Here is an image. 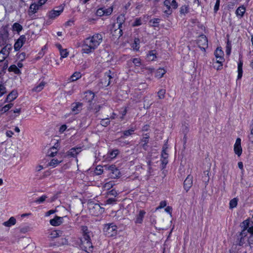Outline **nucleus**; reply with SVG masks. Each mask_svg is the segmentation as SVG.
<instances>
[{
    "instance_id": "nucleus-1",
    "label": "nucleus",
    "mask_w": 253,
    "mask_h": 253,
    "mask_svg": "<svg viewBox=\"0 0 253 253\" xmlns=\"http://www.w3.org/2000/svg\"><path fill=\"white\" fill-rule=\"evenodd\" d=\"M103 41V36L100 33H95L84 39L81 43L82 54H90L99 47Z\"/></svg>"
},
{
    "instance_id": "nucleus-2",
    "label": "nucleus",
    "mask_w": 253,
    "mask_h": 253,
    "mask_svg": "<svg viewBox=\"0 0 253 253\" xmlns=\"http://www.w3.org/2000/svg\"><path fill=\"white\" fill-rule=\"evenodd\" d=\"M243 229L236 235V245L240 246L253 247V226L248 228L243 233Z\"/></svg>"
},
{
    "instance_id": "nucleus-3",
    "label": "nucleus",
    "mask_w": 253,
    "mask_h": 253,
    "mask_svg": "<svg viewBox=\"0 0 253 253\" xmlns=\"http://www.w3.org/2000/svg\"><path fill=\"white\" fill-rule=\"evenodd\" d=\"M215 59H213V67L217 70H220L222 68L223 62L224 61V53L221 47H217L214 51Z\"/></svg>"
},
{
    "instance_id": "nucleus-4",
    "label": "nucleus",
    "mask_w": 253,
    "mask_h": 253,
    "mask_svg": "<svg viewBox=\"0 0 253 253\" xmlns=\"http://www.w3.org/2000/svg\"><path fill=\"white\" fill-rule=\"evenodd\" d=\"M80 247L82 250L87 253H92L93 246L91 241L90 235H85L80 238Z\"/></svg>"
},
{
    "instance_id": "nucleus-5",
    "label": "nucleus",
    "mask_w": 253,
    "mask_h": 253,
    "mask_svg": "<svg viewBox=\"0 0 253 253\" xmlns=\"http://www.w3.org/2000/svg\"><path fill=\"white\" fill-rule=\"evenodd\" d=\"M117 226L113 223H110L105 225L103 231L105 235L108 237H113L117 233Z\"/></svg>"
},
{
    "instance_id": "nucleus-6",
    "label": "nucleus",
    "mask_w": 253,
    "mask_h": 253,
    "mask_svg": "<svg viewBox=\"0 0 253 253\" xmlns=\"http://www.w3.org/2000/svg\"><path fill=\"white\" fill-rule=\"evenodd\" d=\"M56 9H54L47 13V15L49 19L53 20L59 16L63 11L64 7L61 5L56 7Z\"/></svg>"
},
{
    "instance_id": "nucleus-7",
    "label": "nucleus",
    "mask_w": 253,
    "mask_h": 253,
    "mask_svg": "<svg viewBox=\"0 0 253 253\" xmlns=\"http://www.w3.org/2000/svg\"><path fill=\"white\" fill-rule=\"evenodd\" d=\"M197 43L198 46L204 51H206V48L208 46V41L206 36L201 35L198 40Z\"/></svg>"
},
{
    "instance_id": "nucleus-8",
    "label": "nucleus",
    "mask_w": 253,
    "mask_h": 253,
    "mask_svg": "<svg viewBox=\"0 0 253 253\" xmlns=\"http://www.w3.org/2000/svg\"><path fill=\"white\" fill-rule=\"evenodd\" d=\"M111 34L114 37V39H119L123 35V28H119L117 26H116V24H114L111 30Z\"/></svg>"
},
{
    "instance_id": "nucleus-9",
    "label": "nucleus",
    "mask_w": 253,
    "mask_h": 253,
    "mask_svg": "<svg viewBox=\"0 0 253 253\" xmlns=\"http://www.w3.org/2000/svg\"><path fill=\"white\" fill-rule=\"evenodd\" d=\"M26 41V38L25 35H21L15 42L14 45V48L15 51H18L23 45Z\"/></svg>"
},
{
    "instance_id": "nucleus-10",
    "label": "nucleus",
    "mask_w": 253,
    "mask_h": 253,
    "mask_svg": "<svg viewBox=\"0 0 253 253\" xmlns=\"http://www.w3.org/2000/svg\"><path fill=\"white\" fill-rule=\"evenodd\" d=\"M240 226L242 229H243V233L248 228H250V227L253 226V214L251 218H248L241 222Z\"/></svg>"
},
{
    "instance_id": "nucleus-11",
    "label": "nucleus",
    "mask_w": 253,
    "mask_h": 253,
    "mask_svg": "<svg viewBox=\"0 0 253 253\" xmlns=\"http://www.w3.org/2000/svg\"><path fill=\"white\" fill-rule=\"evenodd\" d=\"M234 151L235 153L238 157L240 156L242 153V148L241 147V139L240 138H237L234 146Z\"/></svg>"
},
{
    "instance_id": "nucleus-12",
    "label": "nucleus",
    "mask_w": 253,
    "mask_h": 253,
    "mask_svg": "<svg viewBox=\"0 0 253 253\" xmlns=\"http://www.w3.org/2000/svg\"><path fill=\"white\" fill-rule=\"evenodd\" d=\"M168 157L169 155L167 152V148H163L161 153V162L162 165V168L165 169L166 165L168 163Z\"/></svg>"
},
{
    "instance_id": "nucleus-13",
    "label": "nucleus",
    "mask_w": 253,
    "mask_h": 253,
    "mask_svg": "<svg viewBox=\"0 0 253 253\" xmlns=\"http://www.w3.org/2000/svg\"><path fill=\"white\" fill-rule=\"evenodd\" d=\"M146 214V212L144 210H140L138 211V214H136L134 219V223L135 224H142L143 221V218Z\"/></svg>"
},
{
    "instance_id": "nucleus-14",
    "label": "nucleus",
    "mask_w": 253,
    "mask_h": 253,
    "mask_svg": "<svg viewBox=\"0 0 253 253\" xmlns=\"http://www.w3.org/2000/svg\"><path fill=\"white\" fill-rule=\"evenodd\" d=\"M193 184V177L191 175H188L184 181V188L187 192L191 187Z\"/></svg>"
},
{
    "instance_id": "nucleus-15",
    "label": "nucleus",
    "mask_w": 253,
    "mask_h": 253,
    "mask_svg": "<svg viewBox=\"0 0 253 253\" xmlns=\"http://www.w3.org/2000/svg\"><path fill=\"white\" fill-rule=\"evenodd\" d=\"M150 136L148 133L143 134L142 138L140 139V143L142 147L147 150L148 148V143H149Z\"/></svg>"
},
{
    "instance_id": "nucleus-16",
    "label": "nucleus",
    "mask_w": 253,
    "mask_h": 253,
    "mask_svg": "<svg viewBox=\"0 0 253 253\" xmlns=\"http://www.w3.org/2000/svg\"><path fill=\"white\" fill-rule=\"evenodd\" d=\"M81 151V147H73L67 152V156L70 157H76Z\"/></svg>"
},
{
    "instance_id": "nucleus-17",
    "label": "nucleus",
    "mask_w": 253,
    "mask_h": 253,
    "mask_svg": "<svg viewBox=\"0 0 253 253\" xmlns=\"http://www.w3.org/2000/svg\"><path fill=\"white\" fill-rule=\"evenodd\" d=\"M110 71L106 72L104 74V78L101 79V83L105 86H108L110 84V80L112 79V77L110 75Z\"/></svg>"
},
{
    "instance_id": "nucleus-18",
    "label": "nucleus",
    "mask_w": 253,
    "mask_h": 253,
    "mask_svg": "<svg viewBox=\"0 0 253 253\" xmlns=\"http://www.w3.org/2000/svg\"><path fill=\"white\" fill-rule=\"evenodd\" d=\"M72 111L75 114H78L82 110L83 107V103L81 102H75L72 104Z\"/></svg>"
},
{
    "instance_id": "nucleus-19",
    "label": "nucleus",
    "mask_w": 253,
    "mask_h": 253,
    "mask_svg": "<svg viewBox=\"0 0 253 253\" xmlns=\"http://www.w3.org/2000/svg\"><path fill=\"white\" fill-rule=\"evenodd\" d=\"M40 7V6L37 3L34 2L32 3L30 6L28 11L29 15H32L34 14H35L36 12H37Z\"/></svg>"
},
{
    "instance_id": "nucleus-20",
    "label": "nucleus",
    "mask_w": 253,
    "mask_h": 253,
    "mask_svg": "<svg viewBox=\"0 0 253 253\" xmlns=\"http://www.w3.org/2000/svg\"><path fill=\"white\" fill-rule=\"evenodd\" d=\"M94 94L93 92L88 90L84 93V100L87 102H91L94 98Z\"/></svg>"
},
{
    "instance_id": "nucleus-21",
    "label": "nucleus",
    "mask_w": 253,
    "mask_h": 253,
    "mask_svg": "<svg viewBox=\"0 0 253 253\" xmlns=\"http://www.w3.org/2000/svg\"><path fill=\"white\" fill-rule=\"evenodd\" d=\"M63 218L56 216L54 218L50 220V224L54 226H59L62 222Z\"/></svg>"
},
{
    "instance_id": "nucleus-22",
    "label": "nucleus",
    "mask_w": 253,
    "mask_h": 253,
    "mask_svg": "<svg viewBox=\"0 0 253 253\" xmlns=\"http://www.w3.org/2000/svg\"><path fill=\"white\" fill-rule=\"evenodd\" d=\"M18 96V94L16 91L12 90L6 98L4 102H9L13 101Z\"/></svg>"
},
{
    "instance_id": "nucleus-23",
    "label": "nucleus",
    "mask_w": 253,
    "mask_h": 253,
    "mask_svg": "<svg viewBox=\"0 0 253 253\" xmlns=\"http://www.w3.org/2000/svg\"><path fill=\"white\" fill-rule=\"evenodd\" d=\"M82 74L80 72H74L69 78L68 81L69 82H73L77 81L79 79L81 78Z\"/></svg>"
},
{
    "instance_id": "nucleus-24",
    "label": "nucleus",
    "mask_w": 253,
    "mask_h": 253,
    "mask_svg": "<svg viewBox=\"0 0 253 253\" xmlns=\"http://www.w3.org/2000/svg\"><path fill=\"white\" fill-rule=\"evenodd\" d=\"M140 41L138 38H135L133 42L131 44V47L133 50L138 51L140 48Z\"/></svg>"
},
{
    "instance_id": "nucleus-25",
    "label": "nucleus",
    "mask_w": 253,
    "mask_h": 253,
    "mask_svg": "<svg viewBox=\"0 0 253 253\" xmlns=\"http://www.w3.org/2000/svg\"><path fill=\"white\" fill-rule=\"evenodd\" d=\"M126 18L123 14L120 15L117 18V23L118 24L117 27L119 28H123V26L124 24Z\"/></svg>"
},
{
    "instance_id": "nucleus-26",
    "label": "nucleus",
    "mask_w": 253,
    "mask_h": 253,
    "mask_svg": "<svg viewBox=\"0 0 253 253\" xmlns=\"http://www.w3.org/2000/svg\"><path fill=\"white\" fill-rule=\"evenodd\" d=\"M171 0H165L164 2V5L167 7V9L165 10V13L169 15L171 13Z\"/></svg>"
},
{
    "instance_id": "nucleus-27",
    "label": "nucleus",
    "mask_w": 253,
    "mask_h": 253,
    "mask_svg": "<svg viewBox=\"0 0 253 253\" xmlns=\"http://www.w3.org/2000/svg\"><path fill=\"white\" fill-rule=\"evenodd\" d=\"M245 11V7L244 5H241L236 9L235 13L237 16H239L240 18H241L244 16Z\"/></svg>"
},
{
    "instance_id": "nucleus-28",
    "label": "nucleus",
    "mask_w": 253,
    "mask_h": 253,
    "mask_svg": "<svg viewBox=\"0 0 253 253\" xmlns=\"http://www.w3.org/2000/svg\"><path fill=\"white\" fill-rule=\"evenodd\" d=\"M243 62L242 59H239V62L238 63V76L237 79H240L243 75Z\"/></svg>"
},
{
    "instance_id": "nucleus-29",
    "label": "nucleus",
    "mask_w": 253,
    "mask_h": 253,
    "mask_svg": "<svg viewBox=\"0 0 253 253\" xmlns=\"http://www.w3.org/2000/svg\"><path fill=\"white\" fill-rule=\"evenodd\" d=\"M16 222V219L15 217L12 216L6 221L3 223V225L6 227H11L12 225L15 224Z\"/></svg>"
},
{
    "instance_id": "nucleus-30",
    "label": "nucleus",
    "mask_w": 253,
    "mask_h": 253,
    "mask_svg": "<svg viewBox=\"0 0 253 253\" xmlns=\"http://www.w3.org/2000/svg\"><path fill=\"white\" fill-rule=\"evenodd\" d=\"M147 57L149 61H154L157 58L156 51L155 50H153L149 51L147 54Z\"/></svg>"
},
{
    "instance_id": "nucleus-31",
    "label": "nucleus",
    "mask_w": 253,
    "mask_h": 253,
    "mask_svg": "<svg viewBox=\"0 0 253 253\" xmlns=\"http://www.w3.org/2000/svg\"><path fill=\"white\" fill-rule=\"evenodd\" d=\"M63 160L62 159L58 160L57 159H52L48 163V166L52 168H55L61 163Z\"/></svg>"
},
{
    "instance_id": "nucleus-32",
    "label": "nucleus",
    "mask_w": 253,
    "mask_h": 253,
    "mask_svg": "<svg viewBox=\"0 0 253 253\" xmlns=\"http://www.w3.org/2000/svg\"><path fill=\"white\" fill-rule=\"evenodd\" d=\"M119 154V150L117 149L113 150L108 153V158L111 160L114 159Z\"/></svg>"
},
{
    "instance_id": "nucleus-33",
    "label": "nucleus",
    "mask_w": 253,
    "mask_h": 253,
    "mask_svg": "<svg viewBox=\"0 0 253 253\" xmlns=\"http://www.w3.org/2000/svg\"><path fill=\"white\" fill-rule=\"evenodd\" d=\"M9 72H13L16 74H19L21 73V71L15 65H12L10 66L8 68Z\"/></svg>"
},
{
    "instance_id": "nucleus-34",
    "label": "nucleus",
    "mask_w": 253,
    "mask_h": 253,
    "mask_svg": "<svg viewBox=\"0 0 253 253\" xmlns=\"http://www.w3.org/2000/svg\"><path fill=\"white\" fill-rule=\"evenodd\" d=\"M61 234L62 232L60 230H53L49 234V238L51 239L57 238L59 237Z\"/></svg>"
},
{
    "instance_id": "nucleus-35",
    "label": "nucleus",
    "mask_w": 253,
    "mask_h": 253,
    "mask_svg": "<svg viewBox=\"0 0 253 253\" xmlns=\"http://www.w3.org/2000/svg\"><path fill=\"white\" fill-rule=\"evenodd\" d=\"M165 73L166 71L164 69L159 68L156 72L155 77L158 78H161Z\"/></svg>"
},
{
    "instance_id": "nucleus-36",
    "label": "nucleus",
    "mask_w": 253,
    "mask_h": 253,
    "mask_svg": "<svg viewBox=\"0 0 253 253\" xmlns=\"http://www.w3.org/2000/svg\"><path fill=\"white\" fill-rule=\"evenodd\" d=\"M44 85V83L41 82L38 85L33 88V90L36 92H40L43 88Z\"/></svg>"
},
{
    "instance_id": "nucleus-37",
    "label": "nucleus",
    "mask_w": 253,
    "mask_h": 253,
    "mask_svg": "<svg viewBox=\"0 0 253 253\" xmlns=\"http://www.w3.org/2000/svg\"><path fill=\"white\" fill-rule=\"evenodd\" d=\"M135 130V128L134 127H131L128 130L124 131L123 134L125 136L127 137L132 134Z\"/></svg>"
},
{
    "instance_id": "nucleus-38",
    "label": "nucleus",
    "mask_w": 253,
    "mask_h": 253,
    "mask_svg": "<svg viewBox=\"0 0 253 253\" xmlns=\"http://www.w3.org/2000/svg\"><path fill=\"white\" fill-rule=\"evenodd\" d=\"M12 28L14 31H16L17 32L21 31L23 29L22 26L18 23H15L12 26Z\"/></svg>"
},
{
    "instance_id": "nucleus-39",
    "label": "nucleus",
    "mask_w": 253,
    "mask_h": 253,
    "mask_svg": "<svg viewBox=\"0 0 253 253\" xmlns=\"http://www.w3.org/2000/svg\"><path fill=\"white\" fill-rule=\"evenodd\" d=\"M109 170H111L112 171V173L114 174L115 173V176H114V177L118 176V174L120 173V171L118 169H117L115 166L112 165L109 167Z\"/></svg>"
},
{
    "instance_id": "nucleus-40",
    "label": "nucleus",
    "mask_w": 253,
    "mask_h": 253,
    "mask_svg": "<svg viewBox=\"0 0 253 253\" xmlns=\"http://www.w3.org/2000/svg\"><path fill=\"white\" fill-rule=\"evenodd\" d=\"M57 153V149L55 146L52 147L48 152V155L50 157H53L56 155Z\"/></svg>"
},
{
    "instance_id": "nucleus-41",
    "label": "nucleus",
    "mask_w": 253,
    "mask_h": 253,
    "mask_svg": "<svg viewBox=\"0 0 253 253\" xmlns=\"http://www.w3.org/2000/svg\"><path fill=\"white\" fill-rule=\"evenodd\" d=\"M102 8H103L104 9H103V10L104 11L103 12H104V15H110L111 14V13H112L113 12V7L112 6H110V7H109L108 8H106V7H102Z\"/></svg>"
},
{
    "instance_id": "nucleus-42",
    "label": "nucleus",
    "mask_w": 253,
    "mask_h": 253,
    "mask_svg": "<svg viewBox=\"0 0 253 253\" xmlns=\"http://www.w3.org/2000/svg\"><path fill=\"white\" fill-rule=\"evenodd\" d=\"M81 230L82 231L83 236L89 235L90 231H88V227L86 226H82Z\"/></svg>"
},
{
    "instance_id": "nucleus-43",
    "label": "nucleus",
    "mask_w": 253,
    "mask_h": 253,
    "mask_svg": "<svg viewBox=\"0 0 253 253\" xmlns=\"http://www.w3.org/2000/svg\"><path fill=\"white\" fill-rule=\"evenodd\" d=\"M46 198H47V197L46 195H43L37 199L35 201L36 204H40L42 203Z\"/></svg>"
},
{
    "instance_id": "nucleus-44",
    "label": "nucleus",
    "mask_w": 253,
    "mask_h": 253,
    "mask_svg": "<svg viewBox=\"0 0 253 253\" xmlns=\"http://www.w3.org/2000/svg\"><path fill=\"white\" fill-rule=\"evenodd\" d=\"M6 92V87L2 82H0V97Z\"/></svg>"
},
{
    "instance_id": "nucleus-45",
    "label": "nucleus",
    "mask_w": 253,
    "mask_h": 253,
    "mask_svg": "<svg viewBox=\"0 0 253 253\" xmlns=\"http://www.w3.org/2000/svg\"><path fill=\"white\" fill-rule=\"evenodd\" d=\"M166 90L164 89H160L157 93L159 99H162L165 97Z\"/></svg>"
},
{
    "instance_id": "nucleus-46",
    "label": "nucleus",
    "mask_w": 253,
    "mask_h": 253,
    "mask_svg": "<svg viewBox=\"0 0 253 253\" xmlns=\"http://www.w3.org/2000/svg\"><path fill=\"white\" fill-rule=\"evenodd\" d=\"M7 46L8 45H6L4 47H3L0 51V52L2 53V54H3L4 55L8 56L9 53V50L10 49V48H7Z\"/></svg>"
},
{
    "instance_id": "nucleus-47",
    "label": "nucleus",
    "mask_w": 253,
    "mask_h": 253,
    "mask_svg": "<svg viewBox=\"0 0 253 253\" xmlns=\"http://www.w3.org/2000/svg\"><path fill=\"white\" fill-rule=\"evenodd\" d=\"M160 19L159 18H154L150 21V23H152V26L153 27H158L159 23H160Z\"/></svg>"
},
{
    "instance_id": "nucleus-48",
    "label": "nucleus",
    "mask_w": 253,
    "mask_h": 253,
    "mask_svg": "<svg viewBox=\"0 0 253 253\" xmlns=\"http://www.w3.org/2000/svg\"><path fill=\"white\" fill-rule=\"evenodd\" d=\"M142 24V20L140 18L135 19L132 25L133 27L138 26Z\"/></svg>"
},
{
    "instance_id": "nucleus-49",
    "label": "nucleus",
    "mask_w": 253,
    "mask_h": 253,
    "mask_svg": "<svg viewBox=\"0 0 253 253\" xmlns=\"http://www.w3.org/2000/svg\"><path fill=\"white\" fill-rule=\"evenodd\" d=\"M132 63L135 66L139 67L141 65V60L139 58H134L132 60Z\"/></svg>"
},
{
    "instance_id": "nucleus-50",
    "label": "nucleus",
    "mask_w": 253,
    "mask_h": 253,
    "mask_svg": "<svg viewBox=\"0 0 253 253\" xmlns=\"http://www.w3.org/2000/svg\"><path fill=\"white\" fill-rule=\"evenodd\" d=\"M61 57L60 58H63L67 57L69 54V52L67 51V49H64L62 51L60 52Z\"/></svg>"
},
{
    "instance_id": "nucleus-51",
    "label": "nucleus",
    "mask_w": 253,
    "mask_h": 253,
    "mask_svg": "<svg viewBox=\"0 0 253 253\" xmlns=\"http://www.w3.org/2000/svg\"><path fill=\"white\" fill-rule=\"evenodd\" d=\"M188 12V7L187 5H183L180 7V12L181 14H185Z\"/></svg>"
},
{
    "instance_id": "nucleus-52",
    "label": "nucleus",
    "mask_w": 253,
    "mask_h": 253,
    "mask_svg": "<svg viewBox=\"0 0 253 253\" xmlns=\"http://www.w3.org/2000/svg\"><path fill=\"white\" fill-rule=\"evenodd\" d=\"M13 106L12 103H10L7 105H5L4 106H3L1 110L3 111L4 112H6L7 111H8Z\"/></svg>"
},
{
    "instance_id": "nucleus-53",
    "label": "nucleus",
    "mask_w": 253,
    "mask_h": 253,
    "mask_svg": "<svg viewBox=\"0 0 253 253\" xmlns=\"http://www.w3.org/2000/svg\"><path fill=\"white\" fill-rule=\"evenodd\" d=\"M110 124V121L108 118H106L105 119H102L101 121V125L102 126H106Z\"/></svg>"
},
{
    "instance_id": "nucleus-54",
    "label": "nucleus",
    "mask_w": 253,
    "mask_h": 253,
    "mask_svg": "<svg viewBox=\"0 0 253 253\" xmlns=\"http://www.w3.org/2000/svg\"><path fill=\"white\" fill-rule=\"evenodd\" d=\"M231 43H230L229 41H228L227 42L226 49V54L228 55H229L231 53Z\"/></svg>"
},
{
    "instance_id": "nucleus-55",
    "label": "nucleus",
    "mask_w": 253,
    "mask_h": 253,
    "mask_svg": "<svg viewBox=\"0 0 253 253\" xmlns=\"http://www.w3.org/2000/svg\"><path fill=\"white\" fill-rule=\"evenodd\" d=\"M238 199L236 198L232 199L229 203V206H237L238 204Z\"/></svg>"
},
{
    "instance_id": "nucleus-56",
    "label": "nucleus",
    "mask_w": 253,
    "mask_h": 253,
    "mask_svg": "<svg viewBox=\"0 0 253 253\" xmlns=\"http://www.w3.org/2000/svg\"><path fill=\"white\" fill-rule=\"evenodd\" d=\"M103 9H104L102 8V7L98 9L96 11V15L99 16H102L103 15H105L104 12H103L104 11L103 10Z\"/></svg>"
},
{
    "instance_id": "nucleus-57",
    "label": "nucleus",
    "mask_w": 253,
    "mask_h": 253,
    "mask_svg": "<svg viewBox=\"0 0 253 253\" xmlns=\"http://www.w3.org/2000/svg\"><path fill=\"white\" fill-rule=\"evenodd\" d=\"M248 138H249V141L251 143H253V127L251 129V132L248 135Z\"/></svg>"
},
{
    "instance_id": "nucleus-58",
    "label": "nucleus",
    "mask_w": 253,
    "mask_h": 253,
    "mask_svg": "<svg viewBox=\"0 0 253 253\" xmlns=\"http://www.w3.org/2000/svg\"><path fill=\"white\" fill-rule=\"evenodd\" d=\"M219 4H220V0H216L215 5L214 6V12L216 13L218 10L219 7Z\"/></svg>"
},
{
    "instance_id": "nucleus-59",
    "label": "nucleus",
    "mask_w": 253,
    "mask_h": 253,
    "mask_svg": "<svg viewBox=\"0 0 253 253\" xmlns=\"http://www.w3.org/2000/svg\"><path fill=\"white\" fill-rule=\"evenodd\" d=\"M171 8H172L173 9H176L177 8L178 6L177 3L176 1V0H171Z\"/></svg>"
},
{
    "instance_id": "nucleus-60",
    "label": "nucleus",
    "mask_w": 253,
    "mask_h": 253,
    "mask_svg": "<svg viewBox=\"0 0 253 253\" xmlns=\"http://www.w3.org/2000/svg\"><path fill=\"white\" fill-rule=\"evenodd\" d=\"M166 212L170 214V216H172V207H167L165 209Z\"/></svg>"
},
{
    "instance_id": "nucleus-61",
    "label": "nucleus",
    "mask_w": 253,
    "mask_h": 253,
    "mask_svg": "<svg viewBox=\"0 0 253 253\" xmlns=\"http://www.w3.org/2000/svg\"><path fill=\"white\" fill-rule=\"evenodd\" d=\"M127 107H125L124 109L121 112L122 117H121V120H123L124 118V117L126 116V115L127 113Z\"/></svg>"
},
{
    "instance_id": "nucleus-62",
    "label": "nucleus",
    "mask_w": 253,
    "mask_h": 253,
    "mask_svg": "<svg viewBox=\"0 0 253 253\" xmlns=\"http://www.w3.org/2000/svg\"><path fill=\"white\" fill-rule=\"evenodd\" d=\"M67 126L66 125H62L60 128H59V132L62 133L63 132H64L65 130L67 129Z\"/></svg>"
},
{
    "instance_id": "nucleus-63",
    "label": "nucleus",
    "mask_w": 253,
    "mask_h": 253,
    "mask_svg": "<svg viewBox=\"0 0 253 253\" xmlns=\"http://www.w3.org/2000/svg\"><path fill=\"white\" fill-rule=\"evenodd\" d=\"M26 57V53L24 52L21 53L18 55V58L21 60V61H23L25 59Z\"/></svg>"
},
{
    "instance_id": "nucleus-64",
    "label": "nucleus",
    "mask_w": 253,
    "mask_h": 253,
    "mask_svg": "<svg viewBox=\"0 0 253 253\" xmlns=\"http://www.w3.org/2000/svg\"><path fill=\"white\" fill-rule=\"evenodd\" d=\"M7 56L4 55L2 53L0 52V62L4 61Z\"/></svg>"
}]
</instances>
